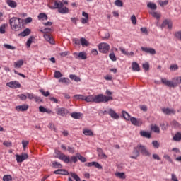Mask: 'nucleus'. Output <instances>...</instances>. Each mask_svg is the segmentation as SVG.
<instances>
[{
  "mask_svg": "<svg viewBox=\"0 0 181 181\" xmlns=\"http://www.w3.org/2000/svg\"><path fill=\"white\" fill-rule=\"evenodd\" d=\"M32 30L30 28H25L23 31H22L18 36H22V37H25L26 36H29Z\"/></svg>",
  "mask_w": 181,
  "mask_h": 181,
  "instance_id": "nucleus-23",
  "label": "nucleus"
},
{
  "mask_svg": "<svg viewBox=\"0 0 181 181\" xmlns=\"http://www.w3.org/2000/svg\"><path fill=\"white\" fill-rule=\"evenodd\" d=\"M74 43H75L77 46H80L81 45V39L78 40V38L73 39Z\"/></svg>",
  "mask_w": 181,
  "mask_h": 181,
  "instance_id": "nucleus-55",
  "label": "nucleus"
},
{
  "mask_svg": "<svg viewBox=\"0 0 181 181\" xmlns=\"http://www.w3.org/2000/svg\"><path fill=\"white\" fill-rule=\"evenodd\" d=\"M132 69L133 71H141L139 64L136 62H134L132 63Z\"/></svg>",
  "mask_w": 181,
  "mask_h": 181,
  "instance_id": "nucleus-25",
  "label": "nucleus"
},
{
  "mask_svg": "<svg viewBox=\"0 0 181 181\" xmlns=\"http://www.w3.org/2000/svg\"><path fill=\"white\" fill-rule=\"evenodd\" d=\"M74 97L76 100H81L82 101H85L86 98V96L83 95H75Z\"/></svg>",
  "mask_w": 181,
  "mask_h": 181,
  "instance_id": "nucleus-49",
  "label": "nucleus"
},
{
  "mask_svg": "<svg viewBox=\"0 0 181 181\" xmlns=\"http://www.w3.org/2000/svg\"><path fill=\"white\" fill-rule=\"evenodd\" d=\"M109 57L112 62H117V57L115 56V54L114 53V51H112L110 54Z\"/></svg>",
  "mask_w": 181,
  "mask_h": 181,
  "instance_id": "nucleus-40",
  "label": "nucleus"
},
{
  "mask_svg": "<svg viewBox=\"0 0 181 181\" xmlns=\"http://www.w3.org/2000/svg\"><path fill=\"white\" fill-rule=\"evenodd\" d=\"M130 19L133 25H136V17L135 16V15H132Z\"/></svg>",
  "mask_w": 181,
  "mask_h": 181,
  "instance_id": "nucleus-60",
  "label": "nucleus"
},
{
  "mask_svg": "<svg viewBox=\"0 0 181 181\" xmlns=\"http://www.w3.org/2000/svg\"><path fill=\"white\" fill-rule=\"evenodd\" d=\"M43 37L44 39H45L47 42L50 43V45H54V40L53 39V37L52 36V35L44 34Z\"/></svg>",
  "mask_w": 181,
  "mask_h": 181,
  "instance_id": "nucleus-18",
  "label": "nucleus"
},
{
  "mask_svg": "<svg viewBox=\"0 0 181 181\" xmlns=\"http://www.w3.org/2000/svg\"><path fill=\"white\" fill-rule=\"evenodd\" d=\"M130 122L132 125H134L135 127H141L143 124L142 119H136L134 117H132Z\"/></svg>",
  "mask_w": 181,
  "mask_h": 181,
  "instance_id": "nucleus-14",
  "label": "nucleus"
},
{
  "mask_svg": "<svg viewBox=\"0 0 181 181\" xmlns=\"http://www.w3.org/2000/svg\"><path fill=\"white\" fill-rule=\"evenodd\" d=\"M173 141L175 142H180L181 141V132H177L173 137Z\"/></svg>",
  "mask_w": 181,
  "mask_h": 181,
  "instance_id": "nucleus-28",
  "label": "nucleus"
},
{
  "mask_svg": "<svg viewBox=\"0 0 181 181\" xmlns=\"http://www.w3.org/2000/svg\"><path fill=\"white\" fill-rule=\"evenodd\" d=\"M107 114H108V115L113 119H119V115L111 108L107 110Z\"/></svg>",
  "mask_w": 181,
  "mask_h": 181,
  "instance_id": "nucleus-13",
  "label": "nucleus"
},
{
  "mask_svg": "<svg viewBox=\"0 0 181 181\" xmlns=\"http://www.w3.org/2000/svg\"><path fill=\"white\" fill-rule=\"evenodd\" d=\"M40 32L42 33H44V35H47V33H50V32H52V28H45L43 30H41Z\"/></svg>",
  "mask_w": 181,
  "mask_h": 181,
  "instance_id": "nucleus-47",
  "label": "nucleus"
},
{
  "mask_svg": "<svg viewBox=\"0 0 181 181\" xmlns=\"http://www.w3.org/2000/svg\"><path fill=\"white\" fill-rule=\"evenodd\" d=\"M171 180L173 181H179V180H177V177H176V175L175 174H171Z\"/></svg>",
  "mask_w": 181,
  "mask_h": 181,
  "instance_id": "nucleus-64",
  "label": "nucleus"
},
{
  "mask_svg": "<svg viewBox=\"0 0 181 181\" xmlns=\"http://www.w3.org/2000/svg\"><path fill=\"white\" fill-rule=\"evenodd\" d=\"M70 175L71 177H73V179H74L76 181H81V179L80 177H78V175H77V174L74 173H70Z\"/></svg>",
  "mask_w": 181,
  "mask_h": 181,
  "instance_id": "nucleus-38",
  "label": "nucleus"
},
{
  "mask_svg": "<svg viewBox=\"0 0 181 181\" xmlns=\"http://www.w3.org/2000/svg\"><path fill=\"white\" fill-rule=\"evenodd\" d=\"M141 50L142 52H144V53H148L152 55L156 54V50L153 48L141 47Z\"/></svg>",
  "mask_w": 181,
  "mask_h": 181,
  "instance_id": "nucleus-16",
  "label": "nucleus"
},
{
  "mask_svg": "<svg viewBox=\"0 0 181 181\" xmlns=\"http://www.w3.org/2000/svg\"><path fill=\"white\" fill-rule=\"evenodd\" d=\"M57 158V159H60V160H62L64 162V163H77V157L72 156H66L64 153H62L60 151H58L56 152Z\"/></svg>",
  "mask_w": 181,
  "mask_h": 181,
  "instance_id": "nucleus-4",
  "label": "nucleus"
},
{
  "mask_svg": "<svg viewBox=\"0 0 181 181\" xmlns=\"http://www.w3.org/2000/svg\"><path fill=\"white\" fill-rule=\"evenodd\" d=\"M161 83L162 84H164V86H166L167 87L175 88L177 87L179 84H181V76L174 77L173 78V81L168 80L165 78H162Z\"/></svg>",
  "mask_w": 181,
  "mask_h": 181,
  "instance_id": "nucleus-3",
  "label": "nucleus"
},
{
  "mask_svg": "<svg viewBox=\"0 0 181 181\" xmlns=\"http://www.w3.org/2000/svg\"><path fill=\"white\" fill-rule=\"evenodd\" d=\"M70 115L72 118H74V119H81V117H83V113L74 112L70 113Z\"/></svg>",
  "mask_w": 181,
  "mask_h": 181,
  "instance_id": "nucleus-21",
  "label": "nucleus"
},
{
  "mask_svg": "<svg viewBox=\"0 0 181 181\" xmlns=\"http://www.w3.org/2000/svg\"><path fill=\"white\" fill-rule=\"evenodd\" d=\"M147 6L150 8L152 9V11H156L158 6H156V4H155L154 3L152 2H149L147 4Z\"/></svg>",
  "mask_w": 181,
  "mask_h": 181,
  "instance_id": "nucleus-34",
  "label": "nucleus"
},
{
  "mask_svg": "<svg viewBox=\"0 0 181 181\" xmlns=\"http://www.w3.org/2000/svg\"><path fill=\"white\" fill-rule=\"evenodd\" d=\"M83 134L86 136H94V132H93V131H91L90 129H83Z\"/></svg>",
  "mask_w": 181,
  "mask_h": 181,
  "instance_id": "nucleus-24",
  "label": "nucleus"
},
{
  "mask_svg": "<svg viewBox=\"0 0 181 181\" xmlns=\"http://www.w3.org/2000/svg\"><path fill=\"white\" fill-rule=\"evenodd\" d=\"M69 78H71V80H74V81H76V83H78V81H81L80 77L74 74L69 75Z\"/></svg>",
  "mask_w": 181,
  "mask_h": 181,
  "instance_id": "nucleus-33",
  "label": "nucleus"
},
{
  "mask_svg": "<svg viewBox=\"0 0 181 181\" xmlns=\"http://www.w3.org/2000/svg\"><path fill=\"white\" fill-rule=\"evenodd\" d=\"M133 155L134 156H131L130 158L131 159H136L138 156H139V151L136 148H134L133 150Z\"/></svg>",
  "mask_w": 181,
  "mask_h": 181,
  "instance_id": "nucleus-31",
  "label": "nucleus"
},
{
  "mask_svg": "<svg viewBox=\"0 0 181 181\" xmlns=\"http://www.w3.org/2000/svg\"><path fill=\"white\" fill-rule=\"evenodd\" d=\"M81 45L84 47V46H88V41L86 40L84 37L81 38Z\"/></svg>",
  "mask_w": 181,
  "mask_h": 181,
  "instance_id": "nucleus-39",
  "label": "nucleus"
},
{
  "mask_svg": "<svg viewBox=\"0 0 181 181\" xmlns=\"http://www.w3.org/2000/svg\"><path fill=\"white\" fill-rule=\"evenodd\" d=\"M10 88H21V83L17 81H12L6 84Z\"/></svg>",
  "mask_w": 181,
  "mask_h": 181,
  "instance_id": "nucleus-10",
  "label": "nucleus"
},
{
  "mask_svg": "<svg viewBox=\"0 0 181 181\" xmlns=\"http://www.w3.org/2000/svg\"><path fill=\"white\" fill-rule=\"evenodd\" d=\"M23 66V60L20 59L16 62H14V67L15 69H21Z\"/></svg>",
  "mask_w": 181,
  "mask_h": 181,
  "instance_id": "nucleus-30",
  "label": "nucleus"
},
{
  "mask_svg": "<svg viewBox=\"0 0 181 181\" xmlns=\"http://www.w3.org/2000/svg\"><path fill=\"white\" fill-rule=\"evenodd\" d=\"M26 95H27V98H28V100H35V97L36 96L35 94L29 93H27Z\"/></svg>",
  "mask_w": 181,
  "mask_h": 181,
  "instance_id": "nucleus-53",
  "label": "nucleus"
},
{
  "mask_svg": "<svg viewBox=\"0 0 181 181\" xmlns=\"http://www.w3.org/2000/svg\"><path fill=\"white\" fill-rule=\"evenodd\" d=\"M3 181H12V175H4Z\"/></svg>",
  "mask_w": 181,
  "mask_h": 181,
  "instance_id": "nucleus-48",
  "label": "nucleus"
},
{
  "mask_svg": "<svg viewBox=\"0 0 181 181\" xmlns=\"http://www.w3.org/2000/svg\"><path fill=\"white\" fill-rule=\"evenodd\" d=\"M62 76H63V74H62V72H60V71H56L54 73V77L55 78H60V77H62Z\"/></svg>",
  "mask_w": 181,
  "mask_h": 181,
  "instance_id": "nucleus-44",
  "label": "nucleus"
},
{
  "mask_svg": "<svg viewBox=\"0 0 181 181\" xmlns=\"http://www.w3.org/2000/svg\"><path fill=\"white\" fill-rule=\"evenodd\" d=\"M59 83H65V84H69L70 83V80L67 78H62L59 80Z\"/></svg>",
  "mask_w": 181,
  "mask_h": 181,
  "instance_id": "nucleus-50",
  "label": "nucleus"
},
{
  "mask_svg": "<svg viewBox=\"0 0 181 181\" xmlns=\"http://www.w3.org/2000/svg\"><path fill=\"white\" fill-rule=\"evenodd\" d=\"M7 4L10 8H16L18 6V4L13 0H7Z\"/></svg>",
  "mask_w": 181,
  "mask_h": 181,
  "instance_id": "nucleus-29",
  "label": "nucleus"
},
{
  "mask_svg": "<svg viewBox=\"0 0 181 181\" xmlns=\"http://www.w3.org/2000/svg\"><path fill=\"white\" fill-rule=\"evenodd\" d=\"M28 109H29V105L26 104H23L16 107V111H18V112H23L25 111H28Z\"/></svg>",
  "mask_w": 181,
  "mask_h": 181,
  "instance_id": "nucleus-15",
  "label": "nucleus"
},
{
  "mask_svg": "<svg viewBox=\"0 0 181 181\" xmlns=\"http://www.w3.org/2000/svg\"><path fill=\"white\" fill-rule=\"evenodd\" d=\"M40 93H41V94L44 95V97H49L50 95V92L49 91L45 92V90L43 89H40Z\"/></svg>",
  "mask_w": 181,
  "mask_h": 181,
  "instance_id": "nucleus-51",
  "label": "nucleus"
},
{
  "mask_svg": "<svg viewBox=\"0 0 181 181\" xmlns=\"http://www.w3.org/2000/svg\"><path fill=\"white\" fill-rule=\"evenodd\" d=\"M138 151H139V152H141V153L142 155H144V156H151V153H149V151H148V149H146V147L144 145L141 144H139L137 145Z\"/></svg>",
  "mask_w": 181,
  "mask_h": 181,
  "instance_id": "nucleus-8",
  "label": "nucleus"
},
{
  "mask_svg": "<svg viewBox=\"0 0 181 181\" xmlns=\"http://www.w3.org/2000/svg\"><path fill=\"white\" fill-rule=\"evenodd\" d=\"M33 39H35V37L34 36H30L28 40H27V42H26V46L27 47H30V45H32V40H33Z\"/></svg>",
  "mask_w": 181,
  "mask_h": 181,
  "instance_id": "nucleus-42",
  "label": "nucleus"
},
{
  "mask_svg": "<svg viewBox=\"0 0 181 181\" xmlns=\"http://www.w3.org/2000/svg\"><path fill=\"white\" fill-rule=\"evenodd\" d=\"M151 131H153V132H156V134H159L160 132V129H159V127L153 125L151 126Z\"/></svg>",
  "mask_w": 181,
  "mask_h": 181,
  "instance_id": "nucleus-37",
  "label": "nucleus"
},
{
  "mask_svg": "<svg viewBox=\"0 0 181 181\" xmlns=\"http://www.w3.org/2000/svg\"><path fill=\"white\" fill-rule=\"evenodd\" d=\"M140 135L144 138H148V139H151V138H152V134H151L150 132L144 130L140 131Z\"/></svg>",
  "mask_w": 181,
  "mask_h": 181,
  "instance_id": "nucleus-22",
  "label": "nucleus"
},
{
  "mask_svg": "<svg viewBox=\"0 0 181 181\" xmlns=\"http://www.w3.org/2000/svg\"><path fill=\"white\" fill-rule=\"evenodd\" d=\"M50 166L51 168H54V169H62V168H63L62 163L57 161H52Z\"/></svg>",
  "mask_w": 181,
  "mask_h": 181,
  "instance_id": "nucleus-20",
  "label": "nucleus"
},
{
  "mask_svg": "<svg viewBox=\"0 0 181 181\" xmlns=\"http://www.w3.org/2000/svg\"><path fill=\"white\" fill-rule=\"evenodd\" d=\"M18 98H20L21 101H26L28 96L25 94H21V95H18Z\"/></svg>",
  "mask_w": 181,
  "mask_h": 181,
  "instance_id": "nucleus-54",
  "label": "nucleus"
},
{
  "mask_svg": "<svg viewBox=\"0 0 181 181\" xmlns=\"http://www.w3.org/2000/svg\"><path fill=\"white\" fill-rule=\"evenodd\" d=\"M98 50L103 54H107L110 52V45L107 42H101L98 45Z\"/></svg>",
  "mask_w": 181,
  "mask_h": 181,
  "instance_id": "nucleus-6",
  "label": "nucleus"
},
{
  "mask_svg": "<svg viewBox=\"0 0 181 181\" xmlns=\"http://www.w3.org/2000/svg\"><path fill=\"white\" fill-rule=\"evenodd\" d=\"M55 112L59 117H66L69 114H70V111L66 107H57L55 109Z\"/></svg>",
  "mask_w": 181,
  "mask_h": 181,
  "instance_id": "nucleus-7",
  "label": "nucleus"
},
{
  "mask_svg": "<svg viewBox=\"0 0 181 181\" xmlns=\"http://www.w3.org/2000/svg\"><path fill=\"white\" fill-rule=\"evenodd\" d=\"M105 94L106 95L100 93L95 95H90L85 96V101L86 103H95V104H105V103H108V101L114 100L112 92L110 90H106Z\"/></svg>",
  "mask_w": 181,
  "mask_h": 181,
  "instance_id": "nucleus-1",
  "label": "nucleus"
},
{
  "mask_svg": "<svg viewBox=\"0 0 181 181\" xmlns=\"http://www.w3.org/2000/svg\"><path fill=\"white\" fill-rule=\"evenodd\" d=\"M168 4H169V1L168 0L159 1V5H160L161 6H166Z\"/></svg>",
  "mask_w": 181,
  "mask_h": 181,
  "instance_id": "nucleus-59",
  "label": "nucleus"
},
{
  "mask_svg": "<svg viewBox=\"0 0 181 181\" xmlns=\"http://www.w3.org/2000/svg\"><path fill=\"white\" fill-rule=\"evenodd\" d=\"M162 112L163 114H165V115H170V114L175 115V114H176V110L174 109H170L169 107H163L162 109Z\"/></svg>",
  "mask_w": 181,
  "mask_h": 181,
  "instance_id": "nucleus-17",
  "label": "nucleus"
},
{
  "mask_svg": "<svg viewBox=\"0 0 181 181\" xmlns=\"http://www.w3.org/2000/svg\"><path fill=\"white\" fill-rule=\"evenodd\" d=\"M85 166H86L87 168H91L92 166H94L97 169H99V170L103 169V165H100V163H98V162H96V161L86 163Z\"/></svg>",
  "mask_w": 181,
  "mask_h": 181,
  "instance_id": "nucleus-11",
  "label": "nucleus"
},
{
  "mask_svg": "<svg viewBox=\"0 0 181 181\" xmlns=\"http://www.w3.org/2000/svg\"><path fill=\"white\" fill-rule=\"evenodd\" d=\"M174 35L175 37H176L177 39H178V40H180L181 42V30L175 32Z\"/></svg>",
  "mask_w": 181,
  "mask_h": 181,
  "instance_id": "nucleus-52",
  "label": "nucleus"
},
{
  "mask_svg": "<svg viewBox=\"0 0 181 181\" xmlns=\"http://www.w3.org/2000/svg\"><path fill=\"white\" fill-rule=\"evenodd\" d=\"M5 28H6L5 24H2V25L0 26V33H1V35H4V33H5Z\"/></svg>",
  "mask_w": 181,
  "mask_h": 181,
  "instance_id": "nucleus-61",
  "label": "nucleus"
},
{
  "mask_svg": "<svg viewBox=\"0 0 181 181\" xmlns=\"http://www.w3.org/2000/svg\"><path fill=\"white\" fill-rule=\"evenodd\" d=\"M38 20L40 21L41 19H42V21H47L48 18H47V15H46V13H40L38 16Z\"/></svg>",
  "mask_w": 181,
  "mask_h": 181,
  "instance_id": "nucleus-32",
  "label": "nucleus"
},
{
  "mask_svg": "<svg viewBox=\"0 0 181 181\" xmlns=\"http://www.w3.org/2000/svg\"><path fill=\"white\" fill-rule=\"evenodd\" d=\"M73 54L75 59H78V60H86V59H87V54L84 52H74Z\"/></svg>",
  "mask_w": 181,
  "mask_h": 181,
  "instance_id": "nucleus-9",
  "label": "nucleus"
},
{
  "mask_svg": "<svg viewBox=\"0 0 181 181\" xmlns=\"http://www.w3.org/2000/svg\"><path fill=\"white\" fill-rule=\"evenodd\" d=\"M152 145L156 149H159V146H160V144H159L156 140L152 141Z\"/></svg>",
  "mask_w": 181,
  "mask_h": 181,
  "instance_id": "nucleus-46",
  "label": "nucleus"
},
{
  "mask_svg": "<svg viewBox=\"0 0 181 181\" xmlns=\"http://www.w3.org/2000/svg\"><path fill=\"white\" fill-rule=\"evenodd\" d=\"M143 69H144L146 71H148V70H149V63L146 62L143 64Z\"/></svg>",
  "mask_w": 181,
  "mask_h": 181,
  "instance_id": "nucleus-63",
  "label": "nucleus"
},
{
  "mask_svg": "<svg viewBox=\"0 0 181 181\" xmlns=\"http://www.w3.org/2000/svg\"><path fill=\"white\" fill-rule=\"evenodd\" d=\"M122 117L124 118V119H126V121H131V119L132 117H131V115L128 112H127V111L123 110L122 112Z\"/></svg>",
  "mask_w": 181,
  "mask_h": 181,
  "instance_id": "nucleus-27",
  "label": "nucleus"
},
{
  "mask_svg": "<svg viewBox=\"0 0 181 181\" xmlns=\"http://www.w3.org/2000/svg\"><path fill=\"white\" fill-rule=\"evenodd\" d=\"M16 156L17 163H22L23 160H26V159L29 158V156L28 155V153H23L21 155L17 154Z\"/></svg>",
  "mask_w": 181,
  "mask_h": 181,
  "instance_id": "nucleus-12",
  "label": "nucleus"
},
{
  "mask_svg": "<svg viewBox=\"0 0 181 181\" xmlns=\"http://www.w3.org/2000/svg\"><path fill=\"white\" fill-rule=\"evenodd\" d=\"M34 100L35 102L37 103V104H40L41 103H43V99H42V98L37 95L35 96Z\"/></svg>",
  "mask_w": 181,
  "mask_h": 181,
  "instance_id": "nucleus-45",
  "label": "nucleus"
},
{
  "mask_svg": "<svg viewBox=\"0 0 181 181\" xmlns=\"http://www.w3.org/2000/svg\"><path fill=\"white\" fill-rule=\"evenodd\" d=\"M54 175H63L64 176H67L69 175V171L66 169H57L54 171Z\"/></svg>",
  "mask_w": 181,
  "mask_h": 181,
  "instance_id": "nucleus-19",
  "label": "nucleus"
},
{
  "mask_svg": "<svg viewBox=\"0 0 181 181\" xmlns=\"http://www.w3.org/2000/svg\"><path fill=\"white\" fill-rule=\"evenodd\" d=\"M150 15H152L153 18H156L157 19H159L160 18V14H159L158 12L155 11H151L149 12Z\"/></svg>",
  "mask_w": 181,
  "mask_h": 181,
  "instance_id": "nucleus-41",
  "label": "nucleus"
},
{
  "mask_svg": "<svg viewBox=\"0 0 181 181\" xmlns=\"http://www.w3.org/2000/svg\"><path fill=\"white\" fill-rule=\"evenodd\" d=\"M64 6V4H63V2L60 1L59 2L55 1L54 3V6H51L49 8L50 9H58L59 13H69V8Z\"/></svg>",
  "mask_w": 181,
  "mask_h": 181,
  "instance_id": "nucleus-5",
  "label": "nucleus"
},
{
  "mask_svg": "<svg viewBox=\"0 0 181 181\" xmlns=\"http://www.w3.org/2000/svg\"><path fill=\"white\" fill-rule=\"evenodd\" d=\"M4 47H5V49H7L8 50H16V47H13L9 44H4Z\"/></svg>",
  "mask_w": 181,
  "mask_h": 181,
  "instance_id": "nucleus-36",
  "label": "nucleus"
},
{
  "mask_svg": "<svg viewBox=\"0 0 181 181\" xmlns=\"http://www.w3.org/2000/svg\"><path fill=\"white\" fill-rule=\"evenodd\" d=\"M3 145L7 148H12V142L11 141H4Z\"/></svg>",
  "mask_w": 181,
  "mask_h": 181,
  "instance_id": "nucleus-58",
  "label": "nucleus"
},
{
  "mask_svg": "<svg viewBox=\"0 0 181 181\" xmlns=\"http://www.w3.org/2000/svg\"><path fill=\"white\" fill-rule=\"evenodd\" d=\"M115 176L119 177V179H126L125 173H117L115 174Z\"/></svg>",
  "mask_w": 181,
  "mask_h": 181,
  "instance_id": "nucleus-43",
  "label": "nucleus"
},
{
  "mask_svg": "<svg viewBox=\"0 0 181 181\" xmlns=\"http://www.w3.org/2000/svg\"><path fill=\"white\" fill-rule=\"evenodd\" d=\"M9 23L12 30L18 32L20 29H22V26H23V19L18 17H13L9 20Z\"/></svg>",
  "mask_w": 181,
  "mask_h": 181,
  "instance_id": "nucleus-2",
  "label": "nucleus"
},
{
  "mask_svg": "<svg viewBox=\"0 0 181 181\" xmlns=\"http://www.w3.org/2000/svg\"><path fill=\"white\" fill-rule=\"evenodd\" d=\"M76 156V158H77V161L79 160L83 163H84V162H87V158L81 156L79 153H77L76 156Z\"/></svg>",
  "mask_w": 181,
  "mask_h": 181,
  "instance_id": "nucleus-26",
  "label": "nucleus"
},
{
  "mask_svg": "<svg viewBox=\"0 0 181 181\" xmlns=\"http://www.w3.org/2000/svg\"><path fill=\"white\" fill-rule=\"evenodd\" d=\"M22 145L23 148V151H26V147L29 145V142L28 141L23 140Z\"/></svg>",
  "mask_w": 181,
  "mask_h": 181,
  "instance_id": "nucleus-56",
  "label": "nucleus"
},
{
  "mask_svg": "<svg viewBox=\"0 0 181 181\" xmlns=\"http://www.w3.org/2000/svg\"><path fill=\"white\" fill-rule=\"evenodd\" d=\"M171 125L172 127H173L174 128H180L181 125L180 124V123L176 121V120H173L171 122Z\"/></svg>",
  "mask_w": 181,
  "mask_h": 181,
  "instance_id": "nucleus-35",
  "label": "nucleus"
},
{
  "mask_svg": "<svg viewBox=\"0 0 181 181\" xmlns=\"http://www.w3.org/2000/svg\"><path fill=\"white\" fill-rule=\"evenodd\" d=\"M179 69V66L176 64H174V65H171L170 66V70L171 71H176V70H177Z\"/></svg>",
  "mask_w": 181,
  "mask_h": 181,
  "instance_id": "nucleus-57",
  "label": "nucleus"
},
{
  "mask_svg": "<svg viewBox=\"0 0 181 181\" xmlns=\"http://www.w3.org/2000/svg\"><path fill=\"white\" fill-rule=\"evenodd\" d=\"M115 5H116V6H122L124 5V4L122 3V1L121 0H116L115 1Z\"/></svg>",
  "mask_w": 181,
  "mask_h": 181,
  "instance_id": "nucleus-62",
  "label": "nucleus"
}]
</instances>
